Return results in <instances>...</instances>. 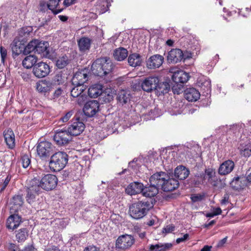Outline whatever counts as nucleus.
<instances>
[{
	"label": "nucleus",
	"mask_w": 251,
	"mask_h": 251,
	"mask_svg": "<svg viewBox=\"0 0 251 251\" xmlns=\"http://www.w3.org/2000/svg\"><path fill=\"white\" fill-rule=\"evenodd\" d=\"M49 44L48 42L32 39V48H33L32 51H34L35 53L47 54L49 52Z\"/></svg>",
	"instance_id": "obj_17"
},
{
	"label": "nucleus",
	"mask_w": 251,
	"mask_h": 251,
	"mask_svg": "<svg viewBox=\"0 0 251 251\" xmlns=\"http://www.w3.org/2000/svg\"><path fill=\"white\" fill-rule=\"evenodd\" d=\"M74 98L75 99V100L72 99V100H75V101L79 105H82L85 103V102L86 101L87 98V96L86 95V92L79 95V96L74 97Z\"/></svg>",
	"instance_id": "obj_47"
},
{
	"label": "nucleus",
	"mask_w": 251,
	"mask_h": 251,
	"mask_svg": "<svg viewBox=\"0 0 251 251\" xmlns=\"http://www.w3.org/2000/svg\"><path fill=\"white\" fill-rule=\"evenodd\" d=\"M23 166L24 168H27L30 163V159L27 155H24L22 157Z\"/></svg>",
	"instance_id": "obj_54"
},
{
	"label": "nucleus",
	"mask_w": 251,
	"mask_h": 251,
	"mask_svg": "<svg viewBox=\"0 0 251 251\" xmlns=\"http://www.w3.org/2000/svg\"><path fill=\"white\" fill-rule=\"evenodd\" d=\"M58 178L52 174L44 175L41 171H32V191L38 193L42 188L46 191L54 190L57 186Z\"/></svg>",
	"instance_id": "obj_1"
},
{
	"label": "nucleus",
	"mask_w": 251,
	"mask_h": 251,
	"mask_svg": "<svg viewBox=\"0 0 251 251\" xmlns=\"http://www.w3.org/2000/svg\"><path fill=\"white\" fill-rule=\"evenodd\" d=\"M23 201L22 197L20 195L14 196L10 202V213H14L17 212L23 204Z\"/></svg>",
	"instance_id": "obj_27"
},
{
	"label": "nucleus",
	"mask_w": 251,
	"mask_h": 251,
	"mask_svg": "<svg viewBox=\"0 0 251 251\" xmlns=\"http://www.w3.org/2000/svg\"><path fill=\"white\" fill-rule=\"evenodd\" d=\"M199 86L207 94L211 92V80L209 78L202 77L199 81Z\"/></svg>",
	"instance_id": "obj_38"
},
{
	"label": "nucleus",
	"mask_w": 251,
	"mask_h": 251,
	"mask_svg": "<svg viewBox=\"0 0 251 251\" xmlns=\"http://www.w3.org/2000/svg\"><path fill=\"white\" fill-rule=\"evenodd\" d=\"M185 98L189 101H196L200 97V93L194 88L186 89L184 93Z\"/></svg>",
	"instance_id": "obj_25"
},
{
	"label": "nucleus",
	"mask_w": 251,
	"mask_h": 251,
	"mask_svg": "<svg viewBox=\"0 0 251 251\" xmlns=\"http://www.w3.org/2000/svg\"><path fill=\"white\" fill-rule=\"evenodd\" d=\"M184 56L180 49H173L168 52L167 60L169 63H176L180 62L183 59Z\"/></svg>",
	"instance_id": "obj_18"
},
{
	"label": "nucleus",
	"mask_w": 251,
	"mask_h": 251,
	"mask_svg": "<svg viewBox=\"0 0 251 251\" xmlns=\"http://www.w3.org/2000/svg\"><path fill=\"white\" fill-rule=\"evenodd\" d=\"M48 8V3L44 1H41L39 4V9L41 11L45 12Z\"/></svg>",
	"instance_id": "obj_60"
},
{
	"label": "nucleus",
	"mask_w": 251,
	"mask_h": 251,
	"mask_svg": "<svg viewBox=\"0 0 251 251\" xmlns=\"http://www.w3.org/2000/svg\"><path fill=\"white\" fill-rule=\"evenodd\" d=\"M217 181L218 178L216 175L215 170L212 168L206 169L202 175V182H208L215 186L217 185Z\"/></svg>",
	"instance_id": "obj_16"
},
{
	"label": "nucleus",
	"mask_w": 251,
	"mask_h": 251,
	"mask_svg": "<svg viewBox=\"0 0 251 251\" xmlns=\"http://www.w3.org/2000/svg\"><path fill=\"white\" fill-rule=\"evenodd\" d=\"M230 184L235 190L243 189L245 185V178L244 177H234Z\"/></svg>",
	"instance_id": "obj_32"
},
{
	"label": "nucleus",
	"mask_w": 251,
	"mask_h": 251,
	"mask_svg": "<svg viewBox=\"0 0 251 251\" xmlns=\"http://www.w3.org/2000/svg\"><path fill=\"white\" fill-rule=\"evenodd\" d=\"M91 40L87 37H82L78 41V45L81 52H85L89 50L91 45Z\"/></svg>",
	"instance_id": "obj_36"
},
{
	"label": "nucleus",
	"mask_w": 251,
	"mask_h": 251,
	"mask_svg": "<svg viewBox=\"0 0 251 251\" xmlns=\"http://www.w3.org/2000/svg\"><path fill=\"white\" fill-rule=\"evenodd\" d=\"M229 196L227 194L224 195L223 199L221 201V204L222 205H226L228 203Z\"/></svg>",
	"instance_id": "obj_62"
},
{
	"label": "nucleus",
	"mask_w": 251,
	"mask_h": 251,
	"mask_svg": "<svg viewBox=\"0 0 251 251\" xmlns=\"http://www.w3.org/2000/svg\"><path fill=\"white\" fill-rule=\"evenodd\" d=\"M170 90V85L167 82H160L159 79V82L156 85L155 89V93L157 96H160L167 93Z\"/></svg>",
	"instance_id": "obj_28"
},
{
	"label": "nucleus",
	"mask_w": 251,
	"mask_h": 251,
	"mask_svg": "<svg viewBox=\"0 0 251 251\" xmlns=\"http://www.w3.org/2000/svg\"><path fill=\"white\" fill-rule=\"evenodd\" d=\"M72 110L66 113V114L60 118V121L63 122H67L71 118L73 114Z\"/></svg>",
	"instance_id": "obj_58"
},
{
	"label": "nucleus",
	"mask_w": 251,
	"mask_h": 251,
	"mask_svg": "<svg viewBox=\"0 0 251 251\" xmlns=\"http://www.w3.org/2000/svg\"><path fill=\"white\" fill-rule=\"evenodd\" d=\"M23 66L26 69L31 68V55L29 54L26 56L23 61Z\"/></svg>",
	"instance_id": "obj_48"
},
{
	"label": "nucleus",
	"mask_w": 251,
	"mask_h": 251,
	"mask_svg": "<svg viewBox=\"0 0 251 251\" xmlns=\"http://www.w3.org/2000/svg\"><path fill=\"white\" fill-rule=\"evenodd\" d=\"M168 175L164 172H159L152 175L150 178V183L161 189Z\"/></svg>",
	"instance_id": "obj_15"
},
{
	"label": "nucleus",
	"mask_w": 251,
	"mask_h": 251,
	"mask_svg": "<svg viewBox=\"0 0 251 251\" xmlns=\"http://www.w3.org/2000/svg\"><path fill=\"white\" fill-rule=\"evenodd\" d=\"M53 139L57 145L62 146L69 143L72 136L67 130L58 129L55 132Z\"/></svg>",
	"instance_id": "obj_10"
},
{
	"label": "nucleus",
	"mask_w": 251,
	"mask_h": 251,
	"mask_svg": "<svg viewBox=\"0 0 251 251\" xmlns=\"http://www.w3.org/2000/svg\"><path fill=\"white\" fill-rule=\"evenodd\" d=\"M138 159L135 158L128 163V168L132 169L134 172H136L139 167V164L137 163Z\"/></svg>",
	"instance_id": "obj_50"
},
{
	"label": "nucleus",
	"mask_w": 251,
	"mask_h": 251,
	"mask_svg": "<svg viewBox=\"0 0 251 251\" xmlns=\"http://www.w3.org/2000/svg\"><path fill=\"white\" fill-rule=\"evenodd\" d=\"M158 187L150 183L149 186L144 187L142 194L146 197H153L158 193Z\"/></svg>",
	"instance_id": "obj_31"
},
{
	"label": "nucleus",
	"mask_w": 251,
	"mask_h": 251,
	"mask_svg": "<svg viewBox=\"0 0 251 251\" xmlns=\"http://www.w3.org/2000/svg\"><path fill=\"white\" fill-rule=\"evenodd\" d=\"M161 115L160 110L158 108H154L153 109L151 110L147 115V118L148 120H154L155 118L159 117Z\"/></svg>",
	"instance_id": "obj_45"
},
{
	"label": "nucleus",
	"mask_w": 251,
	"mask_h": 251,
	"mask_svg": "<svg viewBox=\"0 0 251 251\" xmlns=\"http://www.w3.org/2000/svg\"><path fill=\"white\" fill-rule=\"evenodd\" d=\"M63 92V91L61 87H58L53 92L50 98L51 100H52L54 101L56 100L62 95Z\"/></svg>",
	"instance_id": "obj_49"
},
{
	"label": "nucleus",
	"mask_w": 251,
	"mask_h": 251,
	"mask_svg": "<svg viewBox=\"0 0 251 251\" xmlns=\"http://www.w3.org/2000/svg\"><path fill=\"white\" fill-rule=\"evenodd\" d=\"M88 79V75L85 71L82 70L77 72L74 75L73 79V84H77L79 85H83Z\"/></svg>",
	"instance_id": "obj_26"
},
{
	"label": "nucleus",
	"mask_w": 251,
	"mask_h": 251,
	"mask_svg": "<svg viewBox=\"0 0 251 251\" xmlns=\"http://www.w3.org/2000/svg\"><path fill=\"white\" fill-rule=\"evenodd\" d=\"M144 188L143 184L139 182L131 183L126 189L127 194L130 195H134L140 193H143Z\"/></svg>",
	"instance_id": "obj_22"
},
{
	"label": "nucleus",
	"mask_w": 251,
	"mask_h": 251,
	"mask_svg": "<svg viewBox=\"0 0 251 251\" xmlns=\"http://www.w3.org/2000/svg\"><path fill=\"white\" fill-rule=\"evenodd\" d=\"M241 154L246 157L251 156V143L246 145H241L240 147Z\"/></svg>",
	"instance_id": "obj_41"
},
{
	"label": "nucleus",
	"mask_w": 251,
	"mask_h": 251,
	"mask_svg": "<svg viewBox=\"0 0 251 251\" xmlns=\"http://www.w3.org/2000/svg\"><path fill=\"white\" fill-rule=\"evenodd\" d=\"M204 197V195L194 194L191 196V201L194 202H198L201 201Z\"/></svg>",
	"instance_id": "obj_52"
},
{
	"label": "nucleus",
	"mask_w": 251,
	"mask_h": 251,
	"mask_svg": "<svg viewBox=\"0 0 251 251\" xmlns=\"http://www.w3.org/2000/svg\"><path fill=\"white\" fill-rule=\"evenodd\" d=\"M170 72L173 73L172 80L175 84H182L189 79V75L183 71L177 68H171Z\"/></svg>",
	"instance_id": "obj_12"
},
{
	"label": "nucleus",
	"mask_w": 251,
	"mask_h": 251,
	"mask_svg": "<svg viewBox=\"0 0 251 251\" xmlns=\"http://www.w3.org/2000/svg\"><path fill=\"white\" fill-rule=\"evenodd\" d=\"M31 27H25L21 29L20 35L23 37L21 40H14L12 44V50L13 54L16 56L18 55L23 52V49L25 48V43L26 42L27 39L31 37Z\"/></svg>",
	"instance_id": "obj_5"
},
{
	"label": "nucleus",
	"mask_w": 251,
	"mask_h": 251,
	"mask_svg": "<svg viewBox=\"0 0 251 251\" xmlns=\"http://www.w3.org/2000/svg\"><path fill=\"white\" fill-rule=\"evenodd\" d=\"M175 226L173 224L167 226L162 229V232L165 234L171 233L175 230Z\"/></svg>",
	"instance_id": "obj_55"
},
{
	"label": "nucleus",
	"mask_w": 251,
	"mask_h": 251,
	"mask_svg": "<svg viewBox=\"0 0 251 251\" xmlns=\"http://www.w3.org/2000/svg\"><path fill=\"white\" fill-rule=\"evenodd\" d=\"M134 239L130 235L125 234L120 236L116 241V250H125L129 248L134 243Z\"/></svg>",
	"instance_id": "obj_7"
},
{
	"label": "nucleus",
	"mask_w": 251,
	"mask_h": 251,
	"mask_svg": "<svg viewBox=\"0 0 251 251\" xmlns=\"http://www.w3.org/2000/svg\"><path fill=\"white\" fill-rule=\"evenodd\" d=\"M70 62V60L67 55H64L57 59L56 61V66L59 69L65 68Z\"/></svg>",
	"instance_id": "obj_43"
},
{
	"label": "nucleus",
	"mask_w": 251,
	"mask_h": 251,
	"mask_svg": "<svg viewBox=\"0 0 251 251\" xmlns=\"http://www.w3.org/2000/svg\"><path fill=\"white\" fill-rule=\"evenodd\" d=\"M99 107L100 104L97 100H90L85 104L83 108V111L86 116L92 117L99 111Z\"/></svg>",
	"instance_id": "obj_13"
},
{
	"label": "nucleus",
	"mask_w": 251,
	"mask_h": 251,
	"mask_svg": "<svg viewBox=\"0 0 251 251\" xmlns=\"http://www.w3.org/2000/svg\"><path fill=\"white\" fill-rule=\"evenodd\" d=\"M178 185L179 182L178 180L174 178H170V176H168V177L165 180L161 189L165 192H169L176 189Z\"/></svg>",
	"instance_id": "obj_23"
},
{
	"label": "nucleus",
	"mask_w": 251,
	"mask_h": 251,
	"mask_svg": "<svg viewBox=\"0 0 251 251\" xmlns=\"http://www.w3.org/2000/svg\"><path fill=\"white\" fill-rule=\"evenodd\" d=\"M50 72V67L46 63L40 62L32 64V73L37 77H44L47 76Z\"/></svg>",
	"instance_id": "obj_9"
},
{
	"label": "nucleus",
	"mask_w": 251,
	"mask_h": 251,
	"mask_svg": "<svg viewBox=\"0 0 251 251\" xmlns=\"http://www.w3.org/2000/svg\"><path fill=\"white\" fill-rule=\"evenodd\" d=\"M22 76L24 80H25V81H28V80L30 79V78L31 77L30 74H28L25 72L23 73Z\"/></svg>",
	"instance_id": "obj_64"
},
{
	"label": "nucleus",
	"mask_w": 251,
	"mask_h": 251,
	"mask_svg": "<svg viewBox=\"0 0 251 251\" xmlns=\"http://www.w3.org/2000/svg\"><path fill=\"white\" fill-rule=\"evenodd\" d=\"M222 127H226V128H228L230 130H231L234 133H236L241 131L245 127V125L243 123H239L229 126L227 125L224 126Z\"/></svg>",
	"instance_id": "obj_42"
},
{
	"label": "nucleus",
	"mask_w": 251,
	"mask_h": 251,
	"mask_svg": "<svg viewBox=\"0 0 251 251\" xmlns=\"http://www.w3.org/2000/svg\"><path fill=\"white\" fill-rule=\"evenodd\" d=\"M36 89L41 95L46 96L49 94L52 89V83L49 80L42 79L36 83Z\"/></svg>",
	"instance_id": "obj_14"
},
{
	"label": "nucleus",
	"mask_w": 251,
	"mask_h": 251,
	"mask_svg": "<svg viewBox=\"0 0 251 251\" xmlns=\"http://www.w3.org/2000/svg\"><path fill=\"white\" fill-rule=\"evenodd\" d=\"M176 86L174 85L173 86L172 89V91L175 94H179L181 90V88L182 87V84H176Z\"/></svg>",
	"instance_id": "obj_59"
},
{
	"label": "nucleus",
	"mask_w": 251,
	"mask_h": 251,
	"mask_svg": "<svg viewBox=\"0 0 251 251\" xmlns=\"http://www.w3.org/2000/svg\"><path fill=\"white\" fill-rule=\"evenodd\" d=\"M85 126L84 124L80 120L79 118L75 117L71 121V124L69 126L67 130L71 135L77 136L84 131Z\"/></svg>",
	"instance_id": "obj_8"
},
{
	"label": "nucleus",
	"mask_w": 251,
	"mask_h": 251,
	"mask_svg": "<svg viewBox=\"0 0 251 251\" xmlns=\"http://www.w3.org/2000/svg\"><path fill=\"white\" fill-rule=\"evenodd\" d=\"M66 77L62 72L57 73L53 78V81L55 84H63L65 81Z\"/></svg>",
	"instance_id": "obj_44"
},
{
	"label": "nucleus",
	"mask_w": 251,
	"mask_h": 251,
	"mask_svg": "<svg viewBox=\"0 0 251 251\" xmlns=\"http://www.w3.org/2000/svg\"><path fill=\"white\" fill-rule=\"evenodd\" d=\"M68 161V154L65 152L58 151L51 156L49 166L51 171L59 172L66 166Z\"/></svg>",
	"instance_id": "obj_4"
},
{
	"label": "nucleus",
	"mask_w": 251,
	"mask_h": 251,
	"mask_svg": "<svg viewBox=\"0 0 251 251\" xmlns=\"http://www.w3.org/2000/svg\"><path fill=\"white\" fill-rule=\"evenodd\" d=\"M75 86L71 89V96L74 98L79 96V95L86 92V87L84 85H79L77 84H73Z\"/></svg>",
	"instance_id": "obj_35"
},
{
	"label": "nucleus",
	"mask_w": 251,
	"mask_h": 251,
	"mask_svg": "<svg viewBox=\"0 0 251 251\" xmlns=\"http://www.w3.org/2000/svg\"><path fill=\"white\" fill-rule=\"evenodd\" d=\"M3 134L8 148L13 149L15 147V136L13 130L10 128L6 129L3 131Z\"/></svg>",
	"instance_id": "obj_20"
},
{
	"label": "nucleus",
	"mask_w": 251,
	"mask_h": 251,
	"mask_svg": "<svg viewBox=\"0 0 251 251\" xmlns=\"http://www.w3.org/2000/svg\"><path fill=\"white\" fill-rule=\"evenodd\" d=\"M193 148H199V146L198 145H194L192 147H189L188 145L186 146H181L179 147L178 151L179 153L181 154H185L184 151H189V149L192 150Z\"/></svg>",
	"instance_id": "obj_51"
},
{
	"label": "nucleus",
	"mask_w": 251,
	"mask_h": 251,
	"mask_svg": "<svg viewBox=\"0 0 251 251\" xmlns=\"http://www.w3.org/2000/svg\"><path fill=\"white\" fill-rule=\"evenodd\" d=\"M164 62V57L159 54H155L151 56L147 61V67L149 69L159 68Z\"/></svg>",
	"instance_id": "obj_19"
},
{
	"label": "nucleus",
	"mask_w": 251,
	"mask_h": 251,
	"mask_svg": "<svg viewBox=\"0 0 251 251\" xmlns=\"http://www.w3.org/2000/svg\"><path fill=\"white\" fill-rule=\"evenodd\" d=\"M60 0H50L48 3V8L52 12L56 15L60 13L62 11V9H57Z\"/></svg>",
	"instance_id": "obj_40"
},
{
	"label": "nucleus",
	"mask_w": 251,
	"mask_h": 251,
	"mask_svg": "<svg viewBox=\"0 0 251 251\" xmlns=\"http://www.w3.org/2000/svg\"><path fill=\"white\" fill-rule=\"evenodd\" d=\"M153 205L150 201H141L132 203L129 207V214L135 220H139L144 217Z\"/></svg>",
	"instance_id": "obj_2"
},
{
	"label": "nucleus",
	"mask_w": 251,
	"mask_h": 251,
	"mask_svg": "<svg viewBox=\"0 0 251 251\" xmlns=\"http://www.w3.org/2000/svg\"><path fill=\"white\" fill-rule=\"evenodd\" d=\"M21 223V217L18 214H13L7 219L6 226L8 229L14 230L19 226Z\"/></svg>",
	"instance_id": "obj_24"
},
{
	"label": "nucleus",
	"mask_w": 251,
	"mask_h": 251,
	"mask_svg": "<svg viewBox=\"0 0 251 251\" xmlns=\"http://www.w3.org/2000/svg\"><path fill=\"white\" fill-rule=\"evenodd\" d=\"M54 148L50 142L40 139L36 146L37 154L41 158L49 157L53 153Z\"/></svg>",
	"instance_id": "obj_6"
},
{
	"label": "nucleus",
	"mask_w": 251,
	"mask_h": 251,
	"mask_svg": "<svg viewBox=\"0 0 251 251\" xmlns=\"http://www.w3.org/2000/svg\"><path fill=\"white\" fill-rule=\"evenodd\" d=\"M0 53L1 57V61L4 63L5 59L7 56V50L2 46L0 47Z\"/></svg>",
	"instance_id": "obj_56"
},
{
	"label": "nucleus",
	"mask_w": 251,
	"mask_h": 251,
	"mask_svg": "<svg viewBox=\"0 0 251 251\" xmlns=\"http://www.w3.org/2000/svg\"><path fill=\"white\" fill-rule=\"evenodd\" d=\"M128 62L130 66L136 67L141 65V56L138 53H132L128 57Z\"/></svg>",
	"instance_id": "obj_33"
},
{
	"label": "nucleus",
	"mask_w": 251,
	"mask_h": 251,
	"mask_svg": "<svg viewBox=\"0 0 251 251\" xmlns=\"http://www.w3.org/2000/svg\"><path fill=\"white\" fill-rule=\"evenodd\" d=\"M234 166V163L233 161L230 160L225 161L220 166L218 173L222 176L228 175L233 170Z\"/></svg>",
	"instance_id": "obj_21"
},
{
	"label": "nucleus",
	"mask_w": 251,
	"mask_h": 251,
	"mask_svg": "<svg viewBox=\"0 0 251 251\" xmlns=\"http://www.w3.org/2000/svg\"><path fill=\"white\" fill-rule=\"evenodd\" d=\"M102 92V86L100 84H95L91 86L88 90V94L91 98H96Z\"/></svg>",
	"instance_id": "obj_29"
},
{
	"label": "nucleus",
	"mask_w": 251,
	"mask_h": 251,
	"mask_svg": "<svg viewBox=\"0 0 251 251\" xmlns=\"http://www.w3.org/2000/svg\"><path fill=\"white\" fill-rule=\"evenodd\" d=\"M16 238L18 242L24 241L27 236V231L26 228H23L16 234Z\"/></svg>",
	"instance_id": "obj_46"
},
{
	"label": "nucleus",
	"mask_w": 251,
	"mask_h": 251,
	"mask_svg": "<svg viewBox=\"0 0 251 251\" xmlns=\"http://www.w3.org/2000/svg\"><path fill=\"white\" fill-rule=\"evenodd\" d=\"M31 52V41H30L27 45H25L23 52L25 55H28Z\"/></svg>",
	"instance_id": "obj_57"
},
{
	"label": "nucleus",
	"mask_w": 251,
	"mask_h": 251,
	"mask_svg": "<svg viewBox=\"0 0 251 251\" xmlns=\"http://www.w3.org/2000/svg\"><path fill=\"white\" fill-rule=\"evenodd\" d=\"M189 235L187 233L185 234L182 237L178 238L176 240V244H180L188 239Z\"/></svg>",
	"instance_id": "obj_61"
},
{
	"label": "nucleus",
	"mask_w": 251,
	"mask_h": 251,
	"mask_svg": "<svg viewBox=\"0 0 251 251\" xmlns=\"http://www.w3.org/2000/svg\"><path fill=\"white\" fill-rule=\"evenodd\" d=\"M159 82V77L156 76H150L146 77L141 83L143 90L148 93L154 91L157 83Z\"/></svg>",
	"instance_id": "obj_11"
},
{
	"label": "nucleus",
	"mask_w": 251,
	"mask_h": 251,
	"mask_svg": "<svg viewBox=\"0 0 251 251\" xmlns=\"http://www.w3.org/2000/svg\"><path fill=\"white\" fill-rule=\"evenodd\" d=\"M25 190L26 193L25 196L26 200L29 203H30L31 201V189L30 188V186H26L25 187Z\"/></svg>",
	"instance_id": "obj_53"
},
{
	"label": "nucleus",
	"mask_w": 251,
	"mask_h": 251,
	"mask_svg": "<svg viewBox=\"0 0 251 251\" xmlns=\"http://www.w3.org/2000/svg\"><path fill=\"white\" fill-rule=\"evenodd\" d=\"M113 68V65L111 60L106 57L96 59L91 66L93 74L100 77L109 74Z\"/></svg>",
	"instance_id": "obj_3"
},
{
	"label": "nucleus",
	"mask_w": 251,
	"mask_h": 251,
	"mask_svg": "<svg viewBox=\"0 0 251 251\" xmlns=\"http://www.w3.org/2000/svg\"><path fill=\"white\" fill-rule=\"evenodd\" d=\"M84 251H100L99 249L94 246H90L86 248Z\"/></svg>",
	"instance_id": "obj_63"
},
{
	"label": "nucleus",
	"mask_w": 251,
	"mask_h": 251,
	"mask_svg": "<svg viewBox=\"0 0 251 251\" xmlns=\"http://www.w3.org/2000/svg\"><path fill=\"white\" fill-rule=\"evenodd\" d=\"M189 174V170L183 166H177L175 170V177L180 180L186 179Z\"/></svg>",
	"instance_id": "obj_30"
},
{
	"label": "nucleus",
	"mask_w": 251,
	"mask_h": 251,
	"mask_svg": "<svg viewBox=\"0 0 251 251\" xmlns=\"http://www.w3.org/2000/svg\"><path fill=\"white\" fill-rule=\"evenodd\" d=\"M172 247L171 243H158L155 245H150L148 249L149 251H166Z\"/></svg>",
	"instance_id": "obj_34"
},
{
	"label": "nucleus",
	"mask_w": 251,
	"mask_h": 251,
	"mask_svg": "<svg viewBox=\"0 0 251 251\" xmlns=\"http://www.w3.org/2000/svg\"><path fill=\"white\" fill-rule=\"evenodd\" d=\"M128 52L126 49L124 48H119L115 50L113 55L115 59L118 61H122L127 56Z\"/></svg>",
	"instance_id": "obj_37"
},
{
	"label": "nucleus",
	"mask_w": 251,
	"mask_h": 251,
	"mask_svg": "<svg viewBox=\"0 0 251 251\" xmlns=\"http://www.w3.org/2000/svg\"><path fill=\"white\" fill-rule=\"evenodd\" d=\"M130 95L127 92L122 90L118 93V101L122 105L126 103L130 100Z\"/></svg>",
	"instance_id": "obj_39"
}]
</instances>
